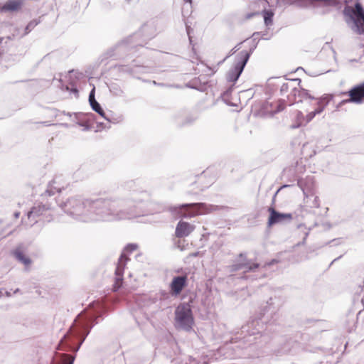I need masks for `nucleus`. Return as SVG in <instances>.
Here are the masks:
<instances>
[{
    "label": "nucleus",
    "mask_w": 364,
    "mask_h": 364,
    "mask_svg": "<svg viewBox=\"0 0 364 364\" xmlns=\"http://www.w3.org/2000/svg\"><path fill=\"white\" fill-rule=\"evenodd\" d=\"M60 206L67 215L85 223L120 220L129 218L132 212L129 201L117 197L85 199L76 196Z\"/></svg>",
    "instance_id": "1"
},
{
    "label": "nucleus",
    "mask_w": 364,
    "mask_h": 364,
    "mask_svg": "<svg viewBox=\"0 0 364 364\" xmlns=\"http://www.w3.org/2000/svg\"><path fill=\"white\" fill-rule=\"evenodd\" d=\"M278 307L274 306L272 298H270L263 308L262 312L258 318H252L246 324L242 326L239 338L243 341V343L247 345H252L256 343L257 336L259 338L264 337L267 332L274 331V323L277 320Z\"/></svg>",
    "instance_id": "2"
},
{
    "label": "nucleus",
    "mask_w": 364,
    "mask_h": 364,
    "mask_svg": "<svg viewBox=\"0 0 364 364\" xmlns=\"http://www.w3.org/2000/svg\"><path fill=\"white\" fill-rule=\"evenodd\" d=\"M94 316H84L82 314L77 315L69 331L60 340L58 344L59 350L73 351L76 353L85 341L86 337L95 324Z\"/></svg>",
    "instance_id": "3"
},
{
    "label": "nucleus",
    "mask_w": 364,
    "mask_h": 364,
    "mask_svg": "<svg viewBox=\"0 0 364 364\" xmlns=\"http://www.w3.org/2000/svg\"><path fill=\"white\" fill-rule=\"evenodd\" d=\"M221 207L216 205L207 204L205 203H183L178 206H171L170 212L174 215L189 218L197 215L207 214L218 211Z\"/></svg>",
    "instance_id": "4"
},
{
    "label": "nucleus",
    "mask_w": 364,
    "mask_h": 364,
    "mask_svg": "<svg viewBox=\"0 0 364 364\" xmlns=\"http://www.w3.org/2000/svg\"><path fill=\"white\" fill-rule=\"evenodd\" d=\"M345 21L349 28L358 35H364V7L356 1L354 7L346 6L343 10Z\"/></svg>",
    "instance_id": "5"
},
{
    "label": "nucleus",
    "mask_w": 364,
    "mask_h": 364,
    "mask_svg": "<svg viewBox=\"0 0 364 364\" xmlns=\"http://www.w3.org/2000/svg\"><path fill=\"white\" fill-rule=\"evenodd\" d=\"M261 265L259 262H254L247 258V252H241L234 260L232 264L228 267L230 272H235L243 269V275L241 277L244 279L255 280L257 277L255 275H247L248 272H257Z\"/></svg>",
    "instance_id": "6"
},
{
    "label": "nucleus",
    "mask_w": 364,
    "mask_h": 364,
    "mask_svg": "<svg viewBox=\"0 0 364 364\" xmlns=\"http://www.w3.org/2000/svg\"><path fill=\"white\" fill-rule=\"evenodd\" d=\"M175 321L177 328L186 331L192 329L193 316L191 306L188 302L181 303L175 310Z\"/></svg>",
    "instance_id": "7"
},
{
    "label": "nucleus",
    "mask_w": 364,
    "mask_h": 364,
    "mask_svg": "<svg viewBox=\"0 0 364 364\" xmlns=\"http://www.w3.org/2000/svg\"><path fill=\"white\" fill-rule=\"evenodd\" d=\"M256 46L257 45L251 48L250 51L242 50L237 55L235 63L226 74L228 82L235 83L237 81Z\"/></svg>",
    "instance_id": "8"
},
{
    "label": "nucleus",
    "mask_w": 364,
    "mask_h": 364,
    "mask_svg": "<svg viewBox=\"0 0 364 364\" xmlns=\"http://www.w3.org/2000/svg\"><path fill=\"white\" fill-rule=\"evenodd\" d=\"M141 32L134 33L111 48L107 53V57L120 58L124 53L131 51L132 49L137 46L142 47V43L136 41V38L141 35Z\"/></svg>",
    "instance_id": "9"
},
{
    "label": "nucleus",
    "mask_w": 364,
    "mask_h": 364,
    "mask_svg": "<svg viewBox=\"0 0 364 364\" xmlns=\"http://www.w3.org/2000/svg\"><path fill=\"white\" fill-rule=\"evenodd\" d=\"M139 183L138 180H129L124 183V188L130 191H132V200L134 203L133 206L137 207L142 204L144 207H149L153 205L151 200L150 194L147 191H141L139 193H136V185Z\"/></svg>",
    "instance_id": "10"
},
{
    "label": "nucleus",
    "mask_w": 364,
    "mask_h": 364,
    "mask_svg": "<svg viewBox=\"0 0 364 364\" xmlns=\"http://www.w3.org/2000/svg\"><path fill=\"white\" fill-rule=\"evenodd\" d=\"M28 247L27 245L20 243L11 251V256L24 266L26 272L30 270V266L32 264V259L28 255Z\"/></svg>",
    "instance_id": "11"
},
{
    "label": "nucleus",
    "mask_w": 364,
    "mask_h": 364,
    "mask_svg": "<svg viewBox=\"0 0 364 364\" xmlns=\"http://www.w3.org/2000/svg\"><path fill=\"white\" fill-rule=\"evenodd\" d=\"M343 95H348V99L342 100L339 105L341 106L346 103L352 102L355 104H362L364 102V82L353 86L348 92H343Z\"/></svg>",
    "instance_id": "12"
},
{
    "label": "nucleus",
    "mask_w": 364,
    "mask_h": 364,
    "mask_svg": "<svg viewBox=\"0 0 364 364\" xmlns=\"http://www.w3.org/2000/svg\"><path fill=\"white\" fill-rule=\"evenodd\" d=\"M197 119L198 116L191 113H188L186 110H180L173 115V120L178 127L191 125Z\"/></svg>",
    "instance_id": "13"
},
{
    "label": "nucleus",
    "mask_w": 364,
    "mask_h": 364,
    "mask_svg": "<svg viewBox=\"0 0 364 364\" xmlns=\"http://www.w3.org/2000/svg\"><path fill=\"white\" fill-rule=\"evenodd\" d=\"M127 261V257L124 254L122 253L119 258V261L115 269L114 283L112 287L114 291H117L122 286L123 274Z\"/></svg>",
    "instance_id": "14"
},
{
    "label": "nucleus",
    "mask_w": 364,
    "mask_h": 364,
    "mask_svg": "<svg viewBox=\"0 0 364 364\" xmlns=\"http://www.w3.org/2000/svg\"><path fill=\"white\" fill-rule=\"evenodd\" d=\"M188 286L187 275L175 276L173 277L170 284V294L172 296H178L184 288Z\"/></svg>",
    "instance_id": "15"
},
{
    "label": "nucleus",
    "mask_w": 364,
    "mask_h": 364,
    "mask_svg": "<svg viewBox=\"0 0 364 364\" xmlns=\"http://www.w3.org/2000/svg\"><path fill=\"white\" fill-rule=\"evenodd\" d=\"M268 211L269 212V216L267 224L269 227L278 223L290 222L292 219L291 213H280L272 207L269 208Z\"/></svg>",
    "instance_id": "16"
},
{
    "label": "nucleus",
    "mask_w": 364,
    "mask_h": 364,
    "mask_svg": "<svg viewBox=\"0 0 364 364\" xmlns=\"http://www.w3.org/2000/svg\"><path fill=\"white\" fill-rule=\"evenodd\" d=\"M333 96L331 95L325 94L322 97L316 99L318 107L314 111L309 112L306 116V123L311 122L316 114H321L325 107L328 105L330 101L332 100Z\"/></svg>",
    "instance_id": "17"
},
{
    "label": "nucleus",
    "mask_w": 364,
    "mask_h": 364,
    "mask_svg": "<svg viewBox=\"0 0 364 364\" xmlns=\"http://www.w3.org/2000/svg\"><path fill=\"white\" fill-rule=\"evenodd\" d=\"M193 230V227L188 222L179 221L176 225L175 235L177 237H184L189 235Z\"/></svg>",
    "instance_id": "18"
},
{
    "label": "nucleus",
    "mask_w": 364,
    "mask_h": 364,
    "mask_svg": "<svg viewBox=\"0 0 364 364\" xmlns=\"http://www.w3.org/2000/svg\"><path fill=\"white\" fill-rule=\"evenodd\" d=\"M311 177H307L306 179H299L298 186L302 190L304 195L309 198V196H314L311 193L312 186L309 185V183L311 182Z\"/></svg>",
    "instance_id": "19"
},
{
    "label": "nucleus",
    "mask_w": 364,
    "mask_h": 364,
    "mask_svg": "<svg viewBox=\"0 0 364 364\" xmlns=\"http://www.w3.org/2000/svg\"><path fill=\"white\" fill-rule=\"evenodd\" d=\"M48 207L46 205L43 204H38L35 206H33L30 211L28 212L27 215L28 218H33V220L36 219V218L41 215L43 212L48 210Z\"/></svg>",
    "instance_id": "20"
},
{
    "label": "nucleus",
    "mask_w": 364,
    "mask_h": 364,
    "mask_svg": "<svg viewBox=\"0 0 364 364\" xmlns=\"http://www.w3.org/2000/svg\"><path fill=\"white\" fill-rule=\"evenodd\" d=\"M295 343L296 342L294 340L291 338L288 339L281 346L279 349L275 350L274 353L277 356L287 354L291 351Z\"/></svg>",
    "instance_id": "21"
},
{
    "label": "nucleus",
    "mask_w": 364,
    "mask_h": 364,
    "mask_svg": "<svg viewBox=\"0 0 364 364\" xmlns=\"http://www.w3.org/2000/svg\"><path fill=\"white\" fill-rule=\"evenodd\" d=\"M23 4V0H8L3 5V10L7 11H16L18 10Z\"/></svg>",
    "instance_id": "22"
},
{
    "label": "nucleus",
    "mask_w": 364,
    "mask_h": 364,
    "mask_svg": "<svg viewBox=\"0 0 364 364\" xmlns=\"http://www.w3.org/2000/svg\"><path fill=\"white\" fill-rule=\"evenodd\" d=\"M118 68L120 72L127 73L134 76H135L136 73H141V71L140 70L144 69V68L138 66L136 65H119Z\"/></svg>",
    "instance_id": "23"
},
{
    "label": "nucleus",
    "mask_w": 364,
    "mask_h": 364,
    "mask_svg": "<svg viewBox=\"0 0 364 364\" xmlns=\"http://www.w3.org/2000/svg\"><path fill=\"white\" fill-rule=\"evenodd\" d=\"M291 94H293L294 96H298L301 99L299 100L300 102L302 101L303 99H311V100H316L317 98L311 96L309 93V90L301 88L300 90L297 89L296 87H292Z\"/></svg>",
    "instance_id": "24"
},
{
    "label": "nucleus",
    "mask_w": 364,
    "mask_h": 364,
    "mask_svg": "<svg viewBox=\"0 0 364 364\" xmlns=\"http://www.w3.org/2000/svg\"><path fill=\"white\" fill-rule=\"evenodd\" d=\"M92 109L97 112L99 115L109 122H112L109 117H108L102 109L101 105L98 102H92L90 105Z\"/></svg>",
    "instance_id": "25"
},
{
    "label": "nucleus",
    "mask_w": 364,
    "mask_h": 364,
    "mask_svg": "<svg viewBox=\"0 0 364 364\" xmlns=\"http://www.w3.org/2000/svg\"><path fill=\"white\" fill-rule=\"evenodd\" d=\"M264 24L269 26L273 23L274 12L271 10L264 9L262 11Z\"/></svg>",
    "instance_id": "26"
},
{
    "label": "nucleus",
    "mask_w": 364,
    "mask_h": 364,
    "mask_svg": "<svg viewBox=\"0 0 364 364\" xmlns=\"http://www.w3.org/2000/svg\"><path fill=\"white\" fill-rule=\"evenodd\" d=\"M55 183V181H52V183H49L46 191H45V195L51 196H53L55 193H59L61 191V188L60 187H56L54 186Z\"/></svg>",
    "instance_id": "27"
},
{
    "label": "nucleus",
    "mask_w": 364,
    "mask_h": 364,
    "mask_svg": "<svg viewBox=\"0 0 364 364\" xmlns=\"http://www.w3.org/2000/svg\"><path fill=\"white\" fill-rule=\"evenodd\" d=\"M109 91L115 97H122L124 95V91L116 84L112 85L109 87Z\"/></svg>",
    "instance_id": "28"
},
{
    "label": "nucleus",
    "mask_w": 364,
    "mask_h": 364,
    "mask_svg": "<svg viewBox=\"0 0 364 364\" xmlns=\"http://www.w3.org/2000/svg\"><path fill=\"white\" fill-rule=\"evenodd\" d=\"M39 23L40 21L36 19L31 21L26 26L23 36L28 34Z\"/></svg>",
    "instance_id": "29"
},
{
    "label": "nucleus",
    "mask_w": 364,
    "mask_h": 364,
    "mask_svg": "<svg viewBox=\"0 0 364 364\" xmlns=\"http://www.w3.org/2000/svg\"><path fill=\"white\" fill-rule=\"evenodd\" d=\"M294 86H292L288 82H283L281 87H280V94L281 95H284L287 92H288L289 89L294 87Z\"/></svg>",
    "instance_id": "30"
},
{
    "label": "nucleus",
    "mask_w": 364,
    "mask_h": 364,
    "mask_svg": "<svg viewBox=\"0 0 364 364\" xmlns=\"http://www.w3.org/2000/svg\"><path fill=\"white\" fill-rule=\"evenodd\" d=\"M241 43H240L238 45L235 46L232 49H231L230 51L229 52L228 55L221 62H220L219 64L223 63L228 58H229L230 56L235 54L240 49V46Z\"/></svg>",
    "instance_id": "31"
},
{
    "label": "nucleus",
    "mask_w": 364,
    "mask_h": 364,
    "mask_svg": "<svg viewBox=\"0 0 364 364\" xmlns=\"http://www.w3.org/2000/svg\"><path fill=\"white\" fill-rule=\"evenodd\" d=\"M284 107H285V106H284V102L282 103H279V105H277V108H276L275 110H271L269 112H270V115L273 116L274 114L282 111L284 109Z\"/></svg>",
    "instance_id": "32"
},
{
    "label": "nucleus",
    "mask_w": 364,
    "mask_h": 364,
    "mask_svg": "<svg viewBox=\"0 0 364 364\" xmlns=\"http://www.w3.org/2000/svg\"><path fill=\"white\" fill-rule=\"evenodd\" d=\"M88 100H89L90 105L92 104V102H97L95 99V87L90 92Z\"/></svg>",
    "instance_id": "33"
},
{
    "label": "nucleus",
    "mask_w": 364,
    "mask_h": 364,
    "mask_svg": "<svg viewBox=\"0 0 364 364\" xmlns=\"http://www.w3.org/2000/svg\"><path fill=\"white\" fill-rule=\"evenodd\" d=\"M75 358V355H66L64 360V364H73Z\"/></svg>",
    "instance_id": "34"
},
{
    "label": "nucleus",
    "mask_w": 364,
    "mask_h": 364,
    "mask_svg": "<svg viewBox=\"0 0 364 364\" xmlns=\"http://www.w3.org/2000/svg\"><path fill=\"white\" fill-rule=\"evenodd\" d=\"M137 248V245L136 244H134V243H130V244H128L126 247H125V251L128 252H132L133 251H134L135 250H136Z\"/></svg>",
    "instance_id": "35"
},
{
    "label": "nucleus",
    "mask_w": 364,
    "mask_h": 364,
    "mask_svg": "<svg viewBox=\"0 0 364 364\" xmlns=\"http://www.w3.org/2000/svg\"><path fill=\"white\" fill-rule=\"evenodd\" d=\"M313 208H319V198L318 196H314V200L312 201V205H311Z\"/></svg>",
    "instance_id": "36"
},
{
    "label": "nucleus",
    "mask_w": 364,
    "mask_h": 364,
    "mask_svg": "<svg viewBox=\"0 0 364 364\" xmlns=\"http://www.w3.org/2000/svg\"><path fill=\"white\" fill-rule=\"evenodd\" d=\"M270 106L272 107V104L271 102H265L263 105H262V109L264 110V112H269L268 111V107Z\"/></svg>",
    "instance_id": "37"
},
{
    "label": "nucleus",
    "mask_w": 364,
    "mask_h": 364,
    "mask_svg": "<svg viewBox=\"0 0 364 364\" xmlns=\"http://www.w3.org/2000/svg\"><path fill=\"white\" fill-rule=\"evenodd\" d=\"M234 90V84L232 85H231L230 87H229L225 92H224L223 93V95L224 96H229L231 92H232V90Z\"/></svg>",
    "instance_id": "38"
},
{
    "label": "nucleus",
    "mask_w": 364,
    "mask_h": 364,
    "mask_svg": "<svg viewBox=\"0 0 364 364\" xmlns=\"http://www.w3.org/2000/svg\"><path fill=\"white\" fill-rule=\"evenodd\" d=\"M277 262H278V260H277V259H272L271 261H269V262L265 263V264H264V265L262 267H264H264H266L267 266H272V265H273V264H276V263H277Z\"/></svg>",
    "instance_id": "39"
},
{
    "label": "nucleus",
    "mask_w": 364,
    "mask_h": 364,
    "mask_svg": "<svg viewBox=\"0 0 364 364\" xmlns=\"http://www.w3.org/2000/svg\"><path fill=\"white\" fill-rule=\"evenodd\" d=\"M186 31H187V34L188 36V38L189 39L191 40V36H190V33H191V27L189 26H188L187 23H186Z\"/></svg>",
    "instance_id": "40"
},
{
    "label": "nucleus",
    "mask_w": 364,
    "mask_h": 364,
    "mask_svg": "<svg viewBox=\"0 0 364 364\" xmlns=\"http://www.w3.org/2000/svg\"><path fill=\"white\" fill-rule=\"evenodd\" d=\"M308 234H309L308 232H306V233H305V236H304V239H303L302 242H299V243L297 244V245H298V246H299V245H304V244L305 243L306 240V237H307V236H308Z\"/></svg>",
    "instance_id": "41"
},
{
    "label": "nucleus",
    "mask_w": 364,
    "mask_h": 364,
    "mask_svg": "<svg viewBox=\"0 0 364 364\" xmlns=\"http://www.w3.org/2000/svg\"><path fill=\"white\" fill-rule=\"evenodd\" d=\"M71 92L74 93L75 95H78V90L77 87L72 88Z\"/></svg>",
    "instance_id": "42"
},
{
    "label": "nucleus",
    "mask_w": 364,
    "mask_h": 364,
    "mask_svg": "<svg viewBox=\"0 0 364 364\" xmlns=\"http://www.w3.org/2000/svg\"><path fill=\"white\" fill-rule=\"evenodd\" d=\"M4 295L7 297H10L11 296V291L4 289Z\"/></svg>",
    "instance_id": "43"
},
{
    "label": "nucleus",
    "mask_w": 364,
    "mask_h": 364,
    "mask_svg": "<svg viewBox=\"0 0 364 364\" xmlns=\"http://www.w3.org/2000/svg\"><path fill=\"white\" fill-rule=\"evenodd\" d=\"M256 14L255 13H250L247 15V18H250L252 16H254Z\"/></svg>",
    "instance_id": "44"
},
{
    "label": "nucleus",
    "mask_w": 364,
    "mask_h": 364,
    "mask_svg": "<svg viewBox=\"0 0 364 364\" xmlns=\"http://www.w3.org/2000/svg\"><path fill=\"white\" fill-rule=\"evenodd\" d=\"M4 296V289H0V297Z\"/></svg>",
    "instance_id": "45"
},
{
    "label": "nucleus",
    "mask_w": 364,
    "mask_h": 364,
    "mask_svg": "<svg viewBox=\"0 0 364 364\" xmlns=\"http://www.w3.org/2000/svg\"><path fill=\"white\" fill-rule=\"evenodd\" d=\"M341 257H342V255H340V256H339V257H338L337 258L334 259L331 262V264H333V262H335L336 261H337V260L340 259Z\"/></svg>",
    "instance_id": "46"
},
{
    "label": "nucleus",
    "mask_w": 364,
    "mask_h": 364,
    "mask_svg": "<svg viewBox=\"0 0 364 364\" xmlns=\"http://www.w3.org/2000/svg\"><path fill=\"white\" fill-rule=\"evenodd\" d=\"M291 81H292L293 82H295L298 81V85H299V84H300V82H301V80H300V79H299V78H296V79L292 80Z\"/></svg>",
    "instance_id": "47"
},
{
    "label": "nucleus",
    "mask_w": 364,
    "mask_h": 364,
    "mask_svg": "<svg viewBox=\"0 0 364 364\" xmlns=\"http://www.w3.org/2000/svg\"><path fill=\"white\" fill-rule=\"evenodd\" d=\"M162 295L164 296V298L166 297H168V293L165 292V291H163L161 292Z\"/></svg>",
    "instance_id": "48"
},
{
    "label": "nucleus",
    "mask_w": 364,
    "mask_h": 364,
    "mask_svg": "<svg viewBox=\"0 0 364 364\" xmlns=\"http://www.w3.org/2000/svg\"><path fill=\"white\" fill-rule=\"evenodd\" d=\"M20 292V289L18 288L16 289L14 291V294H17Z\"/></svg>",
    "instance_id": "49"
},
{
    "label": "nucleus",
    "mask_w": 364,
    "mask_h": 364,
    "mask_svg": "<svg viewBox=\"0 0 364 364\" xmlns=\"http://www.w3.org/2000/svg\"><path fill=\"white\" fill-rule=\"evenodd\" d=\"M259 32H255L252 35V37H255L256 36H259Z\"/></svg>",
    "instance_id": "50"
},
{
    "label": "nucleus",
    "mask_w": 364,
    "mask_h": 364,
    "mask_svg": "<svg viewBox=\"0 0 364 364\" xmlns=\"http://www.w3.org/2000/svg\"><path fill=\"white\" fill-rule=\"evenodd\" d=\"M19 215H20V213H14V216H15V218H18V217H19Z\"/></svg>",
    "instance_id": "51"
},
{
    "label": "nucleus",
    "mask_w": 364,
    "mask_h": 364,
    "mask_svg": "<svg viewBox=\"0 0 364 364\" xmlns=\"http://www.w3.org/2000/svg\"><path fill=\"white\" fill-rule=\"evenodd\" d=\"M146 212V213H152L153 210L151 209H148Z\"/></svg>",
    "instance_id": "52"
},
{
    "label": "nucleus",
    "mask_w": 364,
    "mask_h": 364,
    "mask_svg": "<svg viewBox=\"0 0 364 364\" xmlns=\"http://www.w3.org/2000/svg\"><path fill=\"white\" fill-rule=\"evenodd\" d=\"M0 11L4 12L3 10V5H1V4H0Z\"/></svg>",
    "instance_id": "53"
},
{
    "label": "nucleus",
    "mask_w": 364,
    "mask_h": 364,
    "mask_svg": "<svg viewBox=\"0 0 364 364\" xmlns=\"http://www.w3.org/2000/svg\"><path fill=\"white\" fill-rule=\"evenodd\" d=\"M184 1H185L186 3H190V4H191L192 0H184Z\"/></svg>",
    "instance_id": "54"
},
{
    "label": "nucleus",
    "mask_w": 364,
    "mask_h": 364,
    "mask_svg": "<svg viewBox=\"0 0 364 364\" xmlns=\"http://www.w3.org/2000/svg\"><path fill=\"white\" fill-rule=\"evenodd\" d=\"M78 124L81 127L85 126V124L83 122H80Z\"/></svg>",
    "instance_id": "55"
},
{
    "label": "nucleus",
    "mask_w": 364,
    "mask_h": 364,
    "mask_svg": "<svg viewBox=\"0 0 364 364\" xmlns=\"http://www.w3.org/2000/svg\"><path fill=\"white\" fill-rule=\"evenodd\" d=\"M350 61H351V62H358V60H355V59L350 60Z\"/></svg>",
    "instance_id": "56"
},
{
    "label": "nucleus",
    "mask_w": 364,
    "mask_h": 364,
    "mask_svg": "<svg viewBox=\"0 0 364 364\" xmlns=\"http://www.w3.org/2000/svg\"><path fill=\"white\" fill-rule=\"evenodd\" d=\"M145 28H146V26H144L141 28V30H142V31H144Z\"/></svg>",
    "instance_id": "57"
},
{
    "label": "nucleus",
    "mask_w": 364,
    "mask_h": 364,
    "mask_svg": "<svg viewBox=\"0 0 364 364\" xmlns=\"http://www.w3.org/2000/svg\"><path fill=\"white\" fill-rule=\"evenodd\" d=\"M85 130H88L89 129V127L88 126H86L85 128Z\"/></svg>",
    "instance_id": "58"
},
{
    "label": "nucleus",
    "mask_w": 364,
    "mask_h": 364,
    "mask_svg": "<svg viewBox=\"0 0 364 364\" xmlns=\"http://www.w3.org/2000/svg\"><path fill=\"white\" fill-rule=\"evenodd\" d=\"M193 255L195 256V257L197 256L198 255V252H196V253L193 254Z\"/></svg>",
    "instance_id": "59"
},
{
    "label": "nucleus",
    "mask_w": 364,
    "mask_h": 364,
    "mask_svg": "<svg viewBox=\"0 0 364 364\" xmlns=\"http://www.w3.org/2000/svg\"><path fill=\"white\" fill-rule=\"evenodd\" d=\"M288 186H289V185H284L282 186V188H285V187H288Z\"/></svg>",
    "instance_id": "60"
},
{
    "label": "nucleus",
    "mask_w": 364,
    "mask_h": 364,
    "mask_svg": "<svg viewBox=\"0 0 364 364\" xmlns=\"http://www.w3.org/2000/svg\"><path fill=\"white\" fill-rule=\"evenodd\" d=\"M262 39H264V40H267L268 38H264V37H262Z\"/></svg>",
    "instance_id": "61"
},
{
    "label": "nucleus",
    "mask_w": 364,
    "mask_h": 364,
    "mask_svg": "<svg viewBox=\"0 0 364 364\" xmlns=\"http://www.w3.org/2000/svg\"><path fill=\"white\" fill-rule=\"evenodd\" d=\"M278 191H279V190H278L277 192H275L274 197H275V196H276V195L277 194Z\"/></svg>",
    "instance_id": "62"
}]
</instances>
